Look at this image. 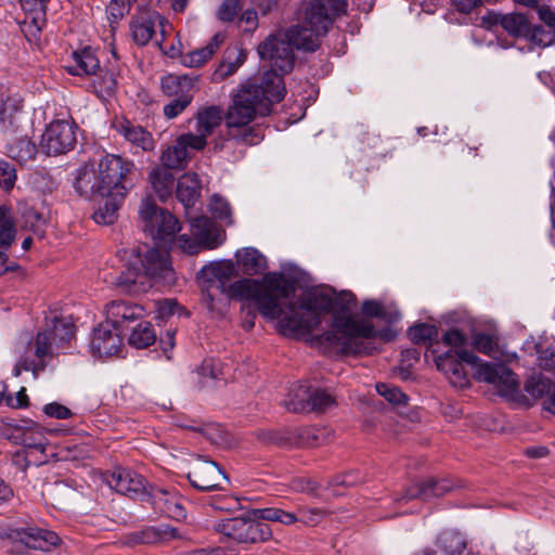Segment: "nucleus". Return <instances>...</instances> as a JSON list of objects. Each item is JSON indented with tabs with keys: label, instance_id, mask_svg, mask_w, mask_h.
Instances as JSON below:
<instances>
[{
	"label": "nucleus",
	"instance_id": "55",
	"mask_svg": "<svg viewBox=\"0 0 555 555\" xmlns=\"http://www.w3.org/2000/svg\"><path fill=\"white\" fill-rule=\"evenodd\" d=\"M193 95L175 98L163 108L164 116L168 119L178 117L192 102Z\"/></svg>",
	"mask_w": 555,
	"mask_h": 555
},
{
	"label": "nucleus",
	"instance_id": "36",
	"mask_svg": "<svg viewBox=\"0 0 555 555\" xmlns=\"http://www.w3.org/2000/svg\"><path fill=\"white\" fill-rule=\"evenodd\" d=\"M99 198H102L103 203L93 214V219L96 223L112 224L124 198H117V194H103Z\"/></svg>",
	"mask_w": 555,
	"mask_h": 555
},
{
	"label": "nucleus",
	"instance_id": "17",
	"mask_svg": "<svg viewBox=\"0 0 555 555\" xmlns=\"http://www.w3.org/2000/svg\"><path fill=\"white\" fill-rule=\"evenodd\" d=\"M191 485L199 491H212L220 488V481L227 479L222 468L215 462L198 456L188 473Z\"/></svg>",
	"mask_w": 555,
	"mask_h": 555
},
{
	"label": "nucleus",
	"instance_id": "35",
	"mask_svg": "<svg viewBox=\"0 0 555 555\" xmlns=\"http://www.w3.org/2000/svg\"><path fill=\"white\" fill-rule=\"evenodd\" d=\"M237 263L246 274H259L267 268V261L256 248L246 247L236 253Z\"/></svg>",
	"mask_w": 555,
	"mask_h": 555
},
{
	"label": "nucleus",
	"instance_id": "26",
	"mask_svg": "<svg viewBox=\"0 0 555 555\" xmlns=\"http://www.w3.org/2000/svg\"><path fill=\"white\" fill-rule=\"evenodd\" d=\"M332 300H333V308H332V312H333V322H332V326L328 331L324 332L322 335H319L314 338V343L321 347L323 349L324 352H334V350L322 344L321 341V338L331 333V332H334L335 330V321L338 317H344V318H353L352 315L349 314V311L351 309L352 306H354L356 304V297L354 295L351 293V292H340V293H335V292H332Z\"/></svg>",
	"mask_w": 555,
	"mask_h": 555
},
{
	"label": "nucleus",
	"instance_id": "58",
	"mask_svg": "<svg viewBox=\"0 0 555 555\" xmlns=\"http://www.w3.org/2000/svg\"><path fill=\"white\" fill-rule=\"evenodd\" d=\"M24 371H31L37 375L40 371H43V365L42 363H36V360H34L28 352H24L13 367V375L18 377Z\"/></svg>",
	"mask_w": 555,
	"mask_h": 555
},
{
	"label": "nucleus",
	"instance_id": "22",
	"mask_svg": "<svg viewBox=\"0 0 555 555\" xmlns=\"http://www.w3.org/2000/svg\"><path fill=\"white\" fill-rule=\"evenodd\" d=\"M121 344V332L114 330L109 323H102L94 330L90 347L99 357H112L119 352Z\"/></svg>",
	"mask_w": 555,
	"mask_h": 555
},
{
	"label": "nucleus",
	"instance_id": "59",
	"mask_svg": "<svg viewBox=\"0 0 555 555\" xmlns=\"http://www.w3.org/2000/svg\"><path fill=\"white\" fill-rule=\"evenodd\" d=\"M130 9L128 0H112L107 5L106 13L111 23H117L121 20Z\"/></svg>",
	"mask_w": 555,
	"mask_h": 555
},
{
	"label": "nucleus",
	"instance_id": "30",
	"mask_svg": "<svg viewBox=\"0 0 555 555\" xmlns=\"http://www.w3.org/2000/svg\"><path fill=\"white\" fill-rule=\"evenodd\" d=\"M116 129L133 146L140 147L142 151L154 149L153 137L143 127L122 120L116 125Z\"/></svg>",
	"mask_w": 555,
	"mask_h": 555
},
{
	"label": "nucleus",
	"instance_id": "33",
	"mask_svg": "<svg viewBox=\"0 0 555 555\" xmlns=\"http://www.w3.org/2000/svg\"><path fill=\"white\" fill-rule=\"evenodd\" d=\"M152 189L162 202H165L172 195L175 186V176L163 167L154 168L149 175Z\"/></svg>",
	"mask_w": 555,
	"mask_h": 555
},
{
	"label": "nucleus",
	"instance_id": "43",
	"mask_svg": "<svg viewBox=\"0 0 555 555\" xmlns=\"http://www.w3.org/2000/svg\"><path fill=\"white\" fill-rule=\"evenodd\" d=\"M246 54L243 51L229 52L227 59L222 61L214 72V80L221 81L233 75L238 67L245 62Z\"/></svg>",
	"mask_w": 555,
	"mask_h": 555
},
{
	"label": "nucleus",
	"instance_id": "39",
	"mask_svg": "<svg viewBox=\"0 0 555 555\" xmlns=\"http://www.w3.org/2000/svg\"><path fill=\"white\" fill-rule=\"evenodd\" d=\"M52 323V326H48L46 331L51 334L56 349L61 350L75 337V326L73 323L57 318H54Z\"/></svg>",
	"mask_w": 555,
	"mask_h": 555
},
{
	"label": "nucleus",
	"instance_id": "11",
	"mask_svg": "<svg viewBox=\"0 0 555 555\" xmlns=\"http://www.w3.org/2000/svg\"><path fill=\"white\" fill-rule=\"evenodd\" d=\"M190 219V231L192 237L181 234L178 246L190 255L199 253L202 249H215L222 243L221 233L216 229L214 222L205 217L186 216Z\"/></svg>",
	"mask_w": 555,
	"mask_h": 555
},
{
	"label": "nucleus",
	"instance_id": "28",
	"mask_svg": "<svg viewBox=\"0 0 555 555\" xmlns=\"http://www.w3.org/2000/svg\"><path fill=\"white\" fill-rule=\"evenodd\" d=\"M196 77L190 75L169 74L162 78L160 87L165 95L169 98H182L193 95Z\"/></svg>",
	"mask_w": 555,
	"mask_h": 555
},
{
	"label": "nucleus",
	"instance_id": "9",
	"mask_svg": "<svg viewBox=\"0 0 555 555\" xmlns=\"http://www.w3.org/2000/svg\"><path fill=\"white\" fill-rule=\"evenodd\" d=\"M139 216L144 233L153 240H169L181 229L176 216L158 207L150 197L142 201Z\"/></svg>",
	"mask_w": 555,
	"mask_h": 555
},
{
	"label": "nucleus",
	"instance_id": "16",
	"mask_svg": "<svg viewBox=\"0 0 555 555\" xmlns=\"http://www.w3.org/2000/svg\"><path fill=\"white\" fill-rule=\"evenodd\" d=\"M105 482L116 492L131 499L144 500L149 491L145 479L134 470L116 467L105 475Z\"/></svg>",
	"mask_w": 555,
	"mask_h": 555
},
{
	"label": "nucleus",
	"instance_id": "53",
	"mask_svg": "<svg viewBox=\"0 0 555 555\" xmlns=\"http://www.w3.org/2000/svg\"><path fill=\"white\" fill-rule=\"evenodd\" d=\"M242 0H224L216 10V17L221 22H232L242 9Z\"/></svg>",
	"mask_w": 555,
	"mask_h": 555
},
{
	"label": "nucleus",
	"instance_id": "62",
	"mask_svg": "<svg viewBox=\"0 0 555 555\" xmlns=\"http://www.w3.org/2000/svg\"><path fill=\"white\" fill-rule=\"evenodd\" d=\"M442 340L447 346L452 347V351L465 350L466 337L459 330H450L442 336Z\"/></svg>",
	"mask_w": 555,
	"mask_h": 555
},
{
	"label": "nucleus",
	"instance_id": "49",
	"mask_svg": "<svg viewBox=\"0 0 555 555\" xmlns=\"http://www.w3.org/2000/svg\"><path fill=\"white\" fill-rule=\"evenodd\" d=\"M209 209L216 219H219L227 225L233 223L232 210L229 202L224 197L219 196L217 194L212 195L209 204Z\"/></svg>",
	"mask_w": 555,
	"mask_h": 555
},
{
	"label": "nucleus",
	"instance_id": "20",
	"mask_svg": "<svg viewBox=\"0 0 555 555\" xmlns=\"http://www.w3.org/2000/svg\"><path fill=\"white\" fill-rule=\"evenodd\" d=\"M144 500L170 518L181 519L185 517V509L173 491L150 486Z\"/></svg>",
	"mask_w": 555,
	"mask_h": 555
},
{
	"label": "nucleus",
	"instance_id": "29",
	"mask_svg": "<svg viewBox=\"0 0 555 555\" xmlns=\"http://www.w3.org/2000/svg\"><path fill=\"white\" fill-rule=\"evenodd\" d=\"M60 349H56L55 343L52 340L48 331L38 332L34 341H30L25 350L36 360V363H42L46 367L47 361L51 359Z\"/></svg>",
	"mask_w": 555,
	"mask_h": 555
},
{
	"label": "nucleus",
	"instance_id": "24",
	"mask_svg": "<svg viewBox=\"0 0 555 555\" xmlns=\"http://www.w3.org/2000/svg\"><path fill=\"white\" fill-rule=\"evenodd\" d=\"M143 308L122 300H114L106 306V322L109 325L121 332V327L126 322H131L140 319L143 315Z\"/></svg>",
	"mask_w": 555,
	"mask_h": 555
},
{
	"label": "nucleus",
	"instance_id": "10",
	"mask_svg": "<svg viewBox=\"0 0 555 555\" xmlns=\"http://www.w3.org/2000/svg\"><path fill=\"white\" fill-rule=\"evenodd\" d=\"M258 54L261 60L268 61L270 69L266 73H274L282 79V75L289 73L294 67V49L283 30L268 36L258 46Z\"/></svg>",
	"mask_w": 555,
	"mask_h": 555
},
{
	"label": "nucleus",
	"instance_id": "23",
	"mask_svg": "<svg viewBox=\"0 0 555 555\" xmlns=\"http://www.w3.org/2000/svg\"><path fill=\"white\" fill-rule=\"evenodd\" d=\"M142 271L146 273V280L157 279L170 281L172 276V269L168 261V255L155 248L147 249L144 257L139 261Z\"/></svg>",
	"mask_w": 555,
	"mask_h": 555
},
{
	"label": "nucleus",
	"instance_id": "61",
	"mask_svg": "<svg viewBox=\"0 0 555 555\" xmlns=\"http://www.w3.org/2000/svg\"><path fill=\"white\" fill-rule=\"evenodd\" d=\"M474 347L478 351L489 356H494L498 349V345L494 338L491 335L483 333L477 334L474 337Z\"/></svg>",
	"mask_w": 555,
	"mask_h": 555
},
{
	"label": "nucleus",
	"instance_id": "54",
	"mask_svg": "<svg viewBox=\"0 0 555 555\" xmlns=\"http://www.w3.org/2000/svg\"><path fill=\"white\" fill-rule=\"evenodd\" d=\"M530 44L535 47H547L552 44V37L545 31L541 25L530 23L528 34L524 36Z\"/></svg>",
	"mask_w": 555,
	"mask_h": 555
},
{
	"label": "nucleus",
	"instance_id": "15",
	"mask_svg": "<svg viewBox=\"0 0 555 555\" xmlns=\"http://www.w3.org/2000/svg\"><path fill=\"white\" fill-rule=\"evenodd\" d=\"M101 179L96 158H90L75 170L73 188L81 197L98 199L103 194H108Z\"/></svg>",
	"mask_w": 555,
	"mask_h": 555
},
{
	"label": "nucleus",
	"instance_id": "7",
	"mask_svg": "<svg viewBox=\"0 0 555 555\" xmlns=\"http://www.w3.org/2000/svg\"><path fill=\"white\" fill-rule=\"evenodd\" d=\"M60 537L47 529L21 528L10 530L3 538V547L11 555H27L30 550L50 552L60 543Z\"/></svg>",
	"mask_w": 555,
	"mask_h": 555
},
{
	"label": "nucleus",
	"instance_id": "37",
	"mask_svg": "<svg viewBox=\"0 0 555 555\" xmlns=\"http://www.w3.org/2000/svg\"><path fill=\"white\" fill-rule=\"evenodd\" d=\"M437 546L447 555H462L467 543L462 533L454 530H446L437 538Z\"/></svg>",
	"mask_w": 555,
	"mask_h": 555
},
{
	"label": "nucleus",
	"instance_id": "1",
	"mask_svg": "<svg viewBox=\"0 0 555 555\" xmlns=\"http://www.w3.org/2000/svg\"><path fill=\"white\" fill-rule=\"evenodd\" d=\"M285 86L274 73H263L260 78L241 85L225 113L229 141L235 144L256 145L264 137L260 126H250L256 116H267L271 106L283 100Z\"/></svg>",
	"mask_w": 555,
	"mask_h": 555
},
{
	"label": "nucleus",
	"instance_id": "25",
	"mask_svg": "<svg viewBox=\"0 0 555 555\" xmlns=\"http://www.w3.org/2000/svg\"><path fill=\"white\" fill-rule=\"evenodd\" d=\"M201 190V180L194 172H186L178 180L176 194L178 201L183 205L186 216H190L191 209L198 203Z\"/></svg>",
	"mask_w": 555,
	"mask_h": 555
},
{
	"label": "nucleus",
	"instance_id": "38",
	"mask_svg": "<svg viewBox=\"0 0 555 555\" xmlns=\"http://www.w3.org/2000/svg\"><path fill=\"white\" fill-rule=\"evenodd\" d=\"M16 237V227L12 210L8 206H0V248L9 249Z\"/></svg>",
	"mask_w": 555,
	"mask_h": 555
},
{
	"label": "nucleus",
	"instance_id": "40",
	"mask_svg": "<svg viewBox=\"0 0 555 555\" xmlns=\"http://www.w3.org/2000/svg\"><path fill=\"white\" fill-rule=\"evenodd\" d=\"M18 106L8 93V89L0 83V126L3 130L11 129L15 126L14 113Z\"/></svg>",
	"mask_w": 555,
	"mask_h": 555
},
{
	"label": "nucleus",
	"instance_id": "34",
	"mask_svg": "<svg viewBox=\"0 0 555 555\" xmlns=\"http://www.w3.org/2000/svg\"><path fill=\"white\" fill-rule=\"evenodd\" d=\"M223 39L224 36L222 34H216L205 47L184 54L182 56V63L189 67L203 65L212 56Z\"/></svg>",
	"mask_w": 555,
	"mask_h": 555
},
{
	"label": "nucleus",
	"instance_id": "52",
	"mask_svg": "<svg viewBox=\"0 0 555 555\" xmlns=\"http://www.w3.org/2000/svg\"><path fill=\"white\" fill-rule=\"evenodd\" d=\"M180 426L185 429L197 431L204 436H206L212 442H218L217 434L224 433L222 427L219 424H201L195 421H190L188 423H181Z\"/></svg>",
	"mask_w": 555,
	"mask_h": 555
},
{
	"label": "nucleus",
	"instance_id": "5",
	"mask_svg": "<svg viewBox=\"0 0 555 555\" xmlns=\"http://www.w3.org/2000/svg\"><path fill=\"white\" fill-rule=\"evenodd\" d=\"M396 334L390 328L375 330L374 325L362 318L338 317L335 330L321 338L322 344L331 347L334 353H369L366 339L379 337L390 341Z\"/></svg>",
	"mask_w": 555,
	"mask_h": 555
},
{
	"label": "nucleus",
	"instance_id": "50",
	"mask_svg": "<svg viewBox=\"0 0 555 555\" xmlns=\"http://www.w3.org/2000/svg\"><path fill=\"white\" fill-rule=\"evenodd\" d=\"M409 337L413 343H427L438 337V330L435 325L420 323L410 327Z\"/></svg>",
	"mask_w": 555,
	"mask_h": 555
},
{
	"label": "nucleus",
	"instance_id": "8",
	"mask_svg": "<svg viewBox=\"0 0 555 555\" xmlns=\"http://www.w3.org/2000/svg\"><path fill=\"white\" fill-rule=\"evenodd\" d=\"M96 160L107 193L117 194V198H125L133 186L130 176L133 173L134 164L116 154H105Z\"/></svg>",
	"mask_w": 555,
	"mask_h": 555
},
{
	"label": "nucleus",
	"instance_id": "41",
	"mask_svg": "<svg viewBox=\"0 0 555 555\" xmlns=\"http://www.w3.org/2000/svg\"><path fill=\"white\" fill-rule=\"evenodd\" d=\"M156 340V334L150 322L139 323L129 336L128 343L137 349L147 348Z\"/></svg>",
	"mask_w": 555,
	"mask_h": 555
},
{
	"label": "nucleus",
	"instance_id": "48",
	"mask_svg": "<svg viewBox=\"0 0 555 555\" xmlns=\"http://www.w3.org/2000/svg\"><path fill=\"white\" fill-rule=\"evenodd\" d=\"M525 389L530 396L541 398L545 395H550L554 389V385L550 378L540 374L531 376L526 382Z\"/></svg>",
	"mask_w": 555,
	"mask_h": 555
},
{
	"label": "nucleus",
	"instance_id": "56",
	"mask_svg": "<svg viewBox=\"0 0 555 555\" xmlns=\"http://www.w3.org/2000/svg\"><path fill=\"white\" fill-rule=\"evenodd\" d=\"M296 515L297 521H301L308 526H315L322 521L326 512L319 507H300Z\"/></svg>",
	"mask_w": 555,
	"mask_h": 555
},
{
	"label": "nucleus",
	"instance_id": "32",
	"mask_svg": "<svg viewBox=\"0 0 555 555\" xmlns=\"http://www.w3.org/2000/svg\"><path fill=\"white\" fill-rule=\"evenodd\" d=\"M493 20L495 24L502 26V28L512 37L524 38L528 34L530 20L522 13H507V14H494Z\"/></svg>",
	"mask_w": 555,
	"mask_h": 555
},
{
	"label": "nucleus",
	"instance_id": "60",
	"mask_svg": "<svg viewBox=\"0 0 555 555\" xmlns=\"http://www.w3.org/2000/svg\"><path fill=\"white\" fill-rule=\"evenodd\" d=\"M319 4L323 9V12L328 14L331 18V23L333 22V17L344 13L346 11L347 2L346 0H315L311 2L309 5Z\"/></svg>",
	"mask_w": 555,
	"mask_h": 555
},
{
	"label": "nucleus",
	"instance_id": "63",
	"mask_svg": "<svg viewBox=\"0 0 555 555\" xmlns=\"http://www.w3.org/2000/svg\"><path fill=\"white\" fill-rule=\"evenodd\" d=\"M43 412L49 417H54L57 420H67L73 415L72 411L67 406L57 402L46 404L43 406Z\"/></svg>",
	"mask_w": 555,
	"mask_h": 555
},
{
	"label": "nucleus",
	"instance_id": "64",
	"mask_svg": "<svg viewBox=\"0 0 555 555\" xmlns=\"http://www.w3.org/2000/svg\"><path fill=\"white\" fill-rule=\"evenodd\" d=\"M293 488L294 490L298 491V492H304V493H307V494H311V495H317V490H318V483L312 480V479H309V478H297V479H294L293 481Z\"/></svg>",
	"mask_w": 555,
	"mask_h": 555
},
{
	"label": "nucleus",
	"instance_id": "27",
	"mask_svg": "<svg viewBox=\"0 0 555 555\" xmlns=\"http://www.w3.org/2000/svg\"><path fill=\"white\" fill-rule=\"evenodd\" d=\"M196 132L191 133L193 138L203 140V149L207 144V138L221 124L222 112L219 107L210 106L201 109L196 115Z\"/></svg>",
	"mask_w": 555,
	"mask_h": 555
},
{
	"label": "nucleus",
	"instance_id": "3",
	"mask_svg": "<svg viewBox=\"0 0 555 555\" xmlns=\"http://www.w3.org/2000/svg\"><path fill=\"white\" fill-rule=\"evenodd\" d=\"M435 363L454 386L463 387L468 383L464 364H470L475 367V377L493 385L500 395H512L518 388L516 375L509 367L500 363H482L477 356L467 350H449L437 356Z\"/></svg>",
	"mask_w": 555,
	"mask_h": 555
},
{
	"label": "nucleus",
	"instance_id": "42",
	"mask_svg": "<svg viewBox=\"0 0 555 555\" xmlns=\"http://www.w3.org/2000/svg\"><path fill=\"white\" fill-rule=\"evenodd\" d=\"M311 388L305 384H298L291 389L289 399L284 402L288 411L306 412L310 399Z\"/></svg>",
	"mask_w": 555,
	"mask_h": 555
},
{
	"label": "nucleus",
	"instance_id": "47",
	"mask_svg": "<svg viewBox=\"0 0 555 555\" xmlns=\"http://www.w3.org/2000/svg\"><path fill=\"white\" fill-rule=\"evenodd\" d=\"M335 405V398L325 389H311L308 409L306 412H324Z\"/></svg>",
	"mask_w": 555,
	"mask_h": 555
},
{
	"label": "nucleus",
	"instance_id": "51",
	"mask_svg": "<svg viewBox=\"0 0 555 555\" xmlns=\"http://www.w3.org/2000/svg\"><path fill=\"white\" fill-rule=\"evenodd\" d=\"M378 395L384 397L389 403L393 405H405L408 403V396L403 393L397 386L379 383L375 386Z\"/></svg>",
	"mask_w": 555,
	"mask_h": 555
},
{
	"label": "nucleus",
	"instance_id": "21",
	"mask_svg": "<svg viewBox=\"0 0 555 555\" xmlns=\"http://www.w3.org/2000/svg\"><path fill=\"white\" fill-rule=\"evenodd\" d=\"M139 261H141L140 253L134 254L133 251L126 269L116 278L114 284L121 292L139 293L151 286Z\"/></svg>",
	"mask_w": 555,
	"mask_h": 555
},
{
	"label": "nucleus",
	"instance_id": "19",
	"mask_svg": "<svg viewBox=\"0 0 555 555\" xmlns=\"http://www.w3.org/2000/svg\"><path fill=\"white\" fill-rule=\"evenodd\" d=\"M453 489V483L448 479H435L430 478L427 481L415 482L409 486L404 493L395 499L397 504L408 503L415 499L423 501L430 500L433 498H439Z\"/></svg>",
	"mask_w": 555,
	"mask_h": 555
},
{
	"label": "nucleus",
	"instance_id": "2",
	"mask_svg": "<svg viewBox=\"0 0 555 555\" xmlns=\"http://www.w3.org/2000/svg\"><path fill=\"white\" fill-rule=\"evenodd\" d=\"M202 271L208 279L217 280L229 298L254 302L259 313L271 320L282 314V300L294 294V283L281 272H268L260 281L241 279L227 285L237 274L232 261L212 262Z\"/></svg>",
	"mask_w": 555,
	"mask_h": 555
},
{
	"label": "nucleus",
	"instance_id": "46",
	"mask_svg": "<svg viewBox=\"0 0 555 555\" xmlns=\"http://www.w3.org/2000/svg\"><path fill=\"white\" fill-rule=\"evenodd\" d=\"M251 514L258 519L278 521L284 525H292L297 521L296 514L275 507L253 509Z\"/></svg>",
	"mask_w": 555,
	"mask_h": 555
},
{
	"label": "nucleus",
	"instance_id": "44",
	"mask_svg": "<svg viewBox=\"0 0 555 555\" xmlns=\"http://www.w3.org/2000/svg\"><path fill=\"white\" fill-rule=\"evenodd\" d=\"M8 154L13 159L24 164L35 158L37 147L29 139L21 138L8 146Z\"/></svg>",
	"mask_w": 555,
	"mask_h": 555
},
{
	"label": "nucleus",
	"instance_id": "45",
	"mask_svg": "<svg viewBox=\"0 0 555 555\" xmlns=\"http://www.w3.org/2000/svg\"><path fill=\"white\" fill-rule=\"evenodd\" d=\"M327 433L317 428H301L294 433L295 442L300 447L315 448L326 441Z\"/></svg>",
	"mask_w": 555,
	"mask_h": 555
},
{
	"label": "nucleus",
	"instance_id": "13",
	"mask_svg": "<svg viewBox=\"0 0 555 555\" xmlns=\"http://www.w3.org/2000/svg\"><path fill=\"white\" fill-rule=\"evenodd\" d=\"M77 126L69 120L57 119L51 121L40 141V149L47 155H63L75 147L77 142Z\"/></svg>",
	"mask_w": 555,
	"mask_h": 555
},
{
	"label": "nucleus",
	"instance_id": "31",
	"mask_svg": "<svg viewBox=\"0 0 555 555\" xmlns=\"http://www.w3.org/2000/svg\"><path fill=\"white\" fill-rule=\"evenodd\" d=\"M72 61V64L66 66L70 75H94L100 69V62L90 48L73 52Z\"/></svg>",
	"mask_w": 555,
	"mask_h": 555
},
{
	"label": "nucleus",
	"instance_id": "18",
	"mask_svg": "<svg viewBox=\"0 0 555 555\" xmlns=\"http://www.w3.org/2000/svg\"><path fill=\"white\" fill-rule=\"evenodd\" d=\"M189 149L194 151L203 150V140L193 138L191 133H185L175 141L173 144L168 145L162 153L160 160L163 168L182 169L186 166L190 157Z\"/></svg>",
	"mask_w": 555,
	"mask_h": 555
},
{
	"label": "nucleus",
	"instance_id": "14",
	"mask_svg": "<svg viewBox=\"0 0 555 555\" xmlns=\"http://www.w3.org/2000/svg\"><path fill=\"white\" fill-rule=\"evenodd\" d=\"M216 529L241 543L261 542L271 537L269 525L243 517L222 519L216 525Z\"/></svg>",
	"mask_w": 555,
	"mask_h": 555
},
{
	"label": "nucleus",
	"instance_id": "4",
	"mask_svg": "<svg viewBox=\"0 0 555 555\" xmlns=\"http://www.w3.org/2000/svg\"><path fill=\"white\" fill-rule=\"evenodd\" d=\"M295 293L282 300V314L278 317V328L284 336L301 337L309 335L321 323V314L332 311V293L315 291L297 308L293 301Z\"/></svg>",
	"mask_w": 555,
	"mask_h": 555
},
{
	"label": "nucleus",
	"instance_id": "12",
	"mask_svg": "<svg viewBox=\"0 0 555 555\" xmlns=\"http://www.w3.org/2000/svg\"><path fill=\"white\" fill-rule=\"evenodd\" d=\"M157 28H159L162 36V40L157 41V44L164 51V53L170 57L180 55L182 52L179 48L171 46L169 50H166V48L163 47L165 36L171 26L159 13L155 11L143 12L133 17L130 23L132 39L138 46L142 47L146 46L156 36Z\"/></svg>",
	"mask_w": 555,
	"mask_h": 555
},
{
	"label": "nucleus",
	"instance_id": "6",
	"mask_svg": "<svg viewBox=\"0 0 555 555\" xmlns=\"http://www.w3.org/2000/svg\"><path fill=\"white\" fill-rule=\"evenodd\" d=\"M319 4L305 9L302 21L283 30L293 49L307 52L315 51L320 46V37L331 27V18Z\"/></svg>",
	"mask_w": 555,
	"mask_h": 555
},
{
	"label": "nucleus",
	"instance_id": "57",
	"mask_svg": "<svg viewBox=\"0 0 555 555\" xmlns=\"http://www.w3.org/2000/svg\"><path fill=\"white\" fill-rule=\"evenodd\" d=\"M16 181V170L13 165L4 159H0V186L4 191H11Z\"/></svg>",
	"mask_w": 555,
	"mask_h": 555
}]
</instances>
